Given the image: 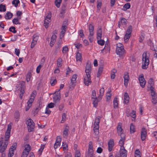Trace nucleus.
Listing matches in <instances>:
<instances>
[{
	"label": "nucleus",
	"instance_id": "obj_1",
	"mask_svg": "<svg viewBox=\"0 0 157 157\" xmlns=\"http://www.w3.org/2000/svg\"><path fill=\"white\" fill-rule=\"evenodd\" d=\"M12 124V123H10L7 126V129L5 134L4 141V142L3 137L0 138V152L1 153L4 151L8 144V141L10 136Z\"/></svg>",
	"mask_w": 157,
	"mask_h": 157
},
{
	"label": "nucleus",
	"instance_id": "obj_2",
	"mask_svg": "<svg viewBox=\"0 0 157 157\" xmlns=\"http://www.w3.org/2000/svg\"><path fill=\"white\" fill-rule=\"evenodd\" d=\"M85 72L86 75L84 77V82L85 84L88 86L91 83L90 77V74L91 73V63L87 62L85 67Z\"/></svg>",
	"mask_w": 157,
	"mask_h": 157
},
{
	"label": "nucleus",
	"instance_id": "obj_3",
	"mask_svg": "<svg viewBox=\"0 0 157 157\" xmlns=\"http://www.w3.org/2000/svg\"><path fill=\"white\" fill-rule=\"evenodd\" d=\"M116 52L120 57H123L126 54V51L124 48V46L121 43H119L116 45Z\"/></svg>",
	"mask_w": 157,
	"mask_h": 157
},
{
	"label": "nucleus",
	"instance_id": "obj_4",
	"mask_svg": "<svg viewBox=\"0 0 157 157\" xmlns=\"http://www.w3.org/2000/svg\"><path fill=\"white\" fill-rule=\"evenodd\" d=\"M36 94V91L35 90H34L31 94L30 97L29 99L27 102L28 105L25 108L26 111H28L30 108L34 100L35 96Z\"/></svg>",
	"mask_w": 157,
	"mask_h": 157
},
{
	"label": "nucleus",
	"instance_id": "obj_5",
	"mask_svg": "<svg viewBox=\"0 0 157 157\" xmlns=\"http://www.w3.org/2000/svg\"><path fill=\"white\" fill-rule=\"evenodd\" d=\"M28 126V131L29 132H33L34 130L35 124L33 121L30 118L26 122Z\"/></svg>",
	"mask_w": 157,
	"mask_h": 157
},
{
	"label": "nucleus",
	"instance_id": "obj_6",
	"mask_svg": "<svg viewBox=\"0 0 157 157\" xmlns=\"http://www.w3.org/2000/svg\"><path fill=\"white\" fill-rule=\"evenodd\" d=\"M77 78V75L76 74H74L72 76V78L71 79V83L69 84V88L72 90H73L76 84V80Z\"/></svg>",
	"mask_w": 157,
	"mask_h": 157
},
{
	"label": "nucleus",
	"instance_id": "obj_7",
	"mask_svg": "<svg viewBox=\"0 0 157 157\" xmlns=\"http://www.w3.org/2000/svg\"><path fill=\"white\" fill-rule=\"evenodd\" d=\"M139 81L140 86L142 88H144L145 86L146 82L145 79L144 78V76L143 74H141L139 75Z\"/></svg>",
	"mask_w": 157,
	"mask_h": 157
},
{
	"label": "nucleus",
	"instance_id": "obj_8",
	"mask_svg": "<svg viewBox=\"0 0 157 157\" xmlns=\"http://www.w3.org/2000/svg\"><path fill=\"white\" fill-rule=\"evenodd\" d=\"M56 94L53 97V101L55 103H59L60 99V90L56 91L55 93Z\"/></svg>",
	"mask_w": 157,
	"mask_h": 157
},
{
	"label": "nucleus",
	"instance_id": "obj_9",
	"mask_svg": "<svg viewBox=\"0 0 157 157\" xmlns=\"http://www.w3.org/2000/svg\"><path fill=\"white\" fill-rule=\"evenodd\" d=\"M147 52H145L143 53L142 55V63L149 64V57L147 55Z\"/></svg>",
	"mask_w": 157,
	"mask_h": 157
},
{
	"label": "nucleus",
	"instance_id": "obj_10",
	"mask_svg": "<svg viewBox=\"0 0 157 157\" xmlns=\"http://www.w3.org/2000/svg\"><path fill=\"white\" fill-rule=\"evenodd\" d=\"M123 78H124V85L125 86L127 87L129 80V77L128 73L127 72H125Z\"/></svg>",
	"mask_w": 157,
	"mask_h": 157
},
{
	"label": "nucleus",
	"instance_id": "obj_11",
	"mask_svg": "<svg viewBox=\"0 0 157 157\" xmlns=\"http://www.w3.org/2000/svg\"><path fill=\"white\" fill-rule=\"evenodd\" d=\"M119 152V157H127V151L125 149L124 147H123V148H121Z\"/></svg>",
	"mask_w": 157,
	"mask_h": 157
},
{
	"label": "nucleus",
	"instance_id": "obj_12",
	"mask_svg": "<svg viewBox=\"0 0 157 157\" xmlns=\"http://www.w3.org/2000/svg\"><path fill=\"white\" fill-rule=\"evenodd\" d=\"M147 130L145 128H143L141 133V138L142 141L145 140L147 136Z\"/></svg>",
	"mask_w": 157,
	"mask_h": 157
},
{
	"label": "nucleus",
	"instance_id": "obj_13",
	"mask_svg": "<svg viewBox=\"0 0 157 157\" xmlns=\"http://www.w3.org/2000/svg\"><path fill=\"white\" fill-rule=\"evenodd\" d=\"M108 150L109 152H110L112 150L113 148L114 145V140L113 139H110L108 142Z\"/></svg>",
	"mask_w": 157,
	"mask_h": 157
},
{
	"label": "nucleus",
	"instance_id": "obj_14",
	"mask_svg": "<svg viewBox=\"0 0 157 157\" xmlns=\"http://www.w3.org/2000/svg\"><path fill=\"white\" fill-rule=\"evenodd\" d=\"M61 141V139L60 137L58 136L56 137V143L54 144V147L55 149L57 148L58 146H60V142Z\"/></svg>",
	"mask_w": 157,
	"mask_h": 157
},
{
	"label": "nucleus",
	"instance_id": "obj_15",
	"mask_svg": "<svg viewBox=\"0 0 157 157\" xmlns=\"http://www.w3.org/2000/svg\"><path fill=\"white\" fill-rule=\"evenodd\" d=\"M69 128V126L68 125H66L63 131V136L64 138H67V137Z\"/></svg>",
	"mask_w": 157,
	"mask_h": 157
},
{
	"label": "nucleus",
	"instance_id": "obj_16",
	"mask_svg": "<svg viewBox=\"0 0 157 157\" xmlns=\"http://www.w3.org/2000/svg\"><path fill=\"white\" fill-rule=\"evenodd\" d=\"M126 116L127 117L131 116L133 118V119H132V121H135L136 117V112L133 110L132 112L131 113H127Z\"/></svg>",
	"mask_w": 157,
	"mask_h": 157
},
{
	"label": "nucleus",
	"instance_id": "obj_17",
	"mask_svg": "<svg viewBox=\"0 0 157 157\" xmlns=\"http://www.w3.org/2000/svg\"><path fill=\"white\" fill-rule=\"evenodd\" d=\"M121 126L122 123L120 122L119 123L117 128V131L118 135L120 134L121 133H122V132L123 131V129L121 128Z\"/></svg>",
	"mask_w": 157,
	"mask_h": 157
},
{
	"label": "nucleus",
	"instance_id": "obj_18",
	"mask_svg": "<svg viewBox=\"0 0 157 157\" xmlns=\"http://www.w3.org/2000/svg\"><path fill=\"white\" fill-rule=\"evenodd\" d=\"M19 89H20V91L19 93V97L21 99L22 98V97L24 93V90L23 87H22V85H21V86H20Z\"/></svg>",
	"mask_w": 157,
	"mask_h": 157
},
{
	"label": "nucleus",
	"instance_id": "obj_19",
	"mask_svg": "<svg viewBox=\"0 0 157 157\" xmlns=\"http://www.w3.org/2000/svg\"><path fill=\"white\" fill-rule=\"evenodd\" d=\"M94 26L92 24H90L89 26V30L90 34L91 35H94Z\"/></svg>",
	"mask_w": 157,
	"mask_h": 157
},
{
	"label": "nucleus",
	"instance_id": "obj_20",
	"mask_svg": "<svg viewBox=\"0 0 157 157\" xmlns=\"http://www.w3.org/2000/svg\"><path fill=\"white\" fill-rule=\"evenodd\" d=\"M97 39H101L102 37V29L101 28H99L97 32Z\"/></svg>",
	"mask_w": 157,
	"mask_h": 157
},
{
	"label": "nucleus",
	"instance_id": "obj_21",
	"mask_svg": "<svg viewBox=\"0 0 157 157\" xmlns=\"http://www.w3.org/2000/svg\"><path fill=\"white\" fill-rule=\"evenodd\" d=\"M13 16V14L10 12H8L5 16V18L6 19H10Z\"/></svg>",
	"mask_w": 157,
	"mask_h": 157
},
{
	"label": "nucleus",
	"instance_id": "obj_22",
	"mask_svg": "<svg viewBox=\"0 0 157 157\" xmlns=\"http://www.w3.org/2000/svg\"><path fill=\"white\" fill-rule=\"evenodd\" d=\"M88 151L93 152V146L92 142L91 141L89 143Z\"/></svg>",
	"mask_w": 157,
	"mask_h": 157
},
{
	"label": "nucleus",
	"instance_id": "obj_23",
	"mask_svg": "<svg viewBox=\"0 0 157 157\" xmlns=\"http://www.w3.org/2000/svg\"><path fill=\"white\" fill-rule=\"evenodd\" d=\"M152 97V102L154 104L157 102V94L151 96Z\"/></svg>",
	"mask_w": 157,
	"mask_h": 157
},
{
	"label": "nucleus",
	"instance_id": "obj_24",
	"mask_svg": "<svg viewBox=\"0 0 157 157\" xmlns=\"http://www.w3.org/2000/svg\"><path fill=\"white\" fill-rule=\"evenodd\" d=\"M150 92L151 96L157 94L155 90V88L152 86L150 87Z\"/></svg>",
	"mask_w": 157,
	"mask_h": 157
},
{
	"label": "nucleus",
	"instance_id": "obj_25",
	"mask_svg": "<svg viewBox=\"0 0 157 157\" xmlns=\"http://www.w3.org/2000/svg\"><path fill=\"white\" fill-rule=\"evenodd\" d=\"M67 27H64V26H62L61 31L60 32V36H63L64 34L66 31V29L67 28Z\"/></svg>",
	"mask_w": 157,
	"mask_h": 157
},
{
	"label": "nucleus",
	"instance_id": "obj_26",
	"mask_svg": "<svg viewBox=\"0 0 157 157\" xmlns=\"http://www.w3.org/2000/svg\"><path fill=\"white\" fill-rule=\"evenodd\" d=\"M103 67H101L99 68L98 71V73L97 75V77L98 78L100 76L102 71L103 70Z\"/></svg>",
	"mask_w": 157,
	"mask_h": 157
},
{
	"label": "nucleus",
	"instance_id": "obj_27",
	"mask_svg": "<svg viewBox=\"0 0 157 157\" xmlns=\"http://www.w3.org/2000/svg\"><path fill=\"white\" fill-rule=\"evenodd\" d=\"M17 147V143H15L12 146H11L10 148V149L9 150L10 151H13L14 150H15L16 149Z\"/></svg>",
	"mask_w": 157,
	"mask_h": 157
},
{
	"label": "nucleus",
	"instance_id": "obj_28",
	"mask_svg": "<svg viewBox=\"0 0 157 157\" xmlns=\"http://www.w3.org/2000/svg\"><path fill=\"white\" fill-rule=\"evenodd\" d=\"M130 132L131 133H133L135 132V126L132 123L130 124Z\"/></svg>",
	"mask_w": 157,
	"mask_h": 157
},
{
	"label": "nucleus",
	"instance_id": "obj_29",
	"mask_svg": "<svg viewBox=\"0 0 157 157\" xmlns=\"http://www.w3.org/2000/svg\"><path fill=\"white\" fill-rule=\"evenodd\" d=\"M66 5H63L61 7V10L60 12V14L63 15L66 11Z\"/></svg>",
	"mask_w": 157,
	"mask_h": 157
},
{
	"label": "nucleus",
	"instance_id": "obj_30",
	"mask_svg": "<svg viewBox=\"0 0 157 157\" xmlns=\"http://www.w3.org/2000/svg\"><path fill=\"white\" fill-rule=\"evenodd\" d=\"M99 126H94V132L95 135H98L99 133Z\"/></svg>",
	"mask_w": 157,
	"mask_h": 157
},
{
	"label": "nucleus",
	"instance_id": "obj_31",
	"mask_svg": "<svg viewBox=\"0 0 157 157\" xmlns=\"http://www.w3.org/2000/svg\"><path fill=\"white\" fill-rule=\"evenodd\" d=\"M131 5L129 3H127L124 4L123 7V10H126L130 8Z\"/></svg>",
	"mask_w": 157,
	"mask_h": 157
},
{
	"label": "nucleus",
	"instance_id": "obj_32",
	"mask_svg": "<svg viewBox=\"0 0 157 157\" xmlns=\"http://www.w3.org/2000/svg\"><path fill=\"white\" fill-rule=\"evenodd\" d=\"M132 25H129L126 31V33L129 34L131 35L132 32Z\"/></svg>",
	"mask_w": 157,
	"mask_h": 157
},
{
	"label": "nucleus",
	"instance_id": "obj_33",
	"mask_svg": "<svg viewBox=\"0 0 157 157\" xmlns=\"http://www.w3.org/2000/svg\"><path fill=\"white\" fill-rule=\"evenodd\" d=\"M104 48H105V50H106V51L109 52L110 50V45L108 42H106Z\"/></svg>",
	"mask_w": 157,
	"mask_h": 157
},
{
	"label": "nucleus",
	"instance_id": "obj_34",
	"mask_svg": "<svg viewBox=\"0 0 157 157\" xmlns=\"http://www.w3.org/2000/svg\"><path fill=\"white\" fill-rule=\"evenodd\" d=\"M76 59L77 61H81L82 60V55L81 53L78 52L76 54Z\"/></svg>",
	"mask_w": 157,
	"mask_h": 157
},
{
	"label": "nucleus",
	"instance_id": "obj_35",
	"mask_svg": "<svg viewBox=\"0 0 157 157\" xmlns=\"http://www.w3.org/2000/svg\"><path fill=\"white\" fill-rule=\"evenodd\" d=\"M62 59L60 58H59L57 60V66L59 67H61L62 66Z\"/></svg>",
	"mask_w": 157,
	"mask_h": 157
},
{
	"label": "nucleus",
	"instance_id": "obj_36",
	"mask_svg": "<svg viewBox=\"0 0 157 157\" xmlns=\"http://www.w3.org/2000/svg\"><path fill=\"white\" fill-rule=\"evenodd\" d=\"M6 6L2 4H0V12H5L6 11Z\"/></svg>",
	"mask_w": 157,
	"mask_h": 157
},
{
	"label": "nucleus",
	"instance_id": "obj_37",
	"mask_svg": "<svg viewBox=\"0 0 157 157\" xmlns=\"http://www.w3.org/2000/svg\"><path fill=\"white\" fill-rule=\"evenodd\" d=\"M62 1V0H55V4L57 7H59Z\"/></svg>",
	"mask_w": 157,
	"mask_h": 157
},
{
	"label": "nucleus",
	"instance_id": "obj_38",
	"mask_svg": "<svg viewBox=\"0 0 157 157\" xmlns=\"http://www.w3.org/2000/svg\"><path fill=\"white\" fill-rule=\"evenodd\" d=\"M131 36V35L127 33H126L124 37V41L125 42H126L128 41Z\"/></svg>",
	"mask_w": 157,
	"mask_h": 157
},
{
	"label": "nucleus",
	"instance_id": "obj_39",
	"mask_svg": "<svg viewBox=\"0 0 157 157\" xmlns=\"http://www.w3.org/2000/svg\"><path fill=\"white\" fill-rule=\"evenodd\" d=\"M113 103L114 108H116L118 107V104L117 103V98H115L113 101Z\"/></svg>",
	"mask_w": 157,
	"mask_h": 157
},
{
	"label": "nucleus",
	"instance_id": "obj_40",
	"mask_svg": "<svg viewBox=\"0 0 157 157\" xmlns=\"http://www.w3.org/2000/svg\"><path fill=\"white\" fill-rule=\"evenodd\" d=\"M50 22V20L47 19H45L44 20V26L46 28H47L48 26V24Z\"/></svg>",
	"mask_w": 157,
	"mask_h": 157
},
{
	"label": "nucleus",
	"instance_id": "obj_41",
	"mask_svg": "<svg viewBox=\"0 0 157 157\" xmlns=\"http://www.w3.org/2000/svg\"><path fill=\"white\" fill-rule=\"evenodd\" d=\"M148 83L150 87L152 86L153 87L154 85V81L153 78H151L148 80Z\"/></svg>",
	"mask_w": 157,
	"mask_h": 157
},
{
	"label": "nucleus",
	"instance_id": "obj_42",
	"mask_svg": "<svg viewBox=\"0 0 157 157\" xmlns=\"http://www.w3.org/2000/svg\"><path fill=\"white\" fill-rule=\"evenodd\" d=\"M20 2L19 0H13L12 2V4L14 5V6L17 7L18 5V4Z\"/></svg>",
	"mask_w": 157,
	"mask_h": 157
},
{
	"label": "nucleus",
	"instance_id": "obj_43",
	"mask_svg": "<svg viewBox=\"0 0 157 157\" xmlns=\"http://www.w3.org/2000/svg\"><path fill=\"white\" fill-rule=\"evenodd\" d=\"M32 76V74L30 72H29L26 75V81L27 82H29L30 80L31 77Z\"/></svg>",
	"mask_w": 157,
	"mask_h": 157
},
{
	"label": "nucleus",
	"instance_id": "obj_44",
	"mask_svg": "<svg viewBox=\"0 0 157 157\" xmlns=\"http://www.w3.org/2000/svg\"><path fill=\"white\" fill-rule=\"evenodd\" d=\"M85 157H94V156L93 152L88 151V153H86Z\"/></svg>",
	"mask_w": 157,
	"mask_h": 157
},
{
	"label": "nucleus",
	"instance_id": "obj_45",
	"mask_svg": "<svg viewBox=\"0 0 157 157\" xmlns=\"http://www.w3.org/2000/svg\"><path fill=\"white\" fill-rule=\"evenodd\" d=\"M55 51L56 52H57L59 51L60 48L61 47V46L60 45V43L58 42L55 45Z\"/></svg>",
	"mask_w": 157,
	"mask_h": 157
},
{
	"label": "nucleus",
	"instance_id": "obj_46",
	"mask_svg": "<svg viewBox=\"0 0 157 157\" xmlns=\"http://www.w3.org/2000/svg\"><path fill=\"white\" fill-rule=\"evenodd\" d=\"M25 148L23 151L29 152L31 150V147L29 144H27L25 146Z\"/></svg>",
	"mask_w": 157,
	"mask_h": 157
},
{
	"label": "nucleus",
	"instance_id": "obj_47",
	"mask_svg": "<svg viewBox=\"0 0 157 157\" xmlns=\"http://www.w3.org/2000/svg\"><path fill=\"white\" fill-rule=\"evenodd\" d=\"M97 43L99 44L102 46L104 45L105 41L104 40H101V39H98Z\"/></svg>",
	"mask_w": 157,
	"mask_h": 157
},
{
	"label": "nucleus",
	"instance_id": "obj_48",
	"mask_svg": "<svg viewBox=\"0 0 157 157\" xmlns=\"http://www.w3.org/2000/svg\"><path fill=\"white\" fill-rule=\"evenodd\" d=\"M66 114L64 113L62 114V120L61 121V123H63L66 120Z\"/></svg>",
	"mask_w": 157,
	"mask_h": 157
},
{
	"label": "nucleus",
	"instance_id": "obj_49",
	"mask_svg": "<svg viewBox=\"0 0 157 157\" xmlns=\"http://www.w3.org/2000/svg\"><path fill=\"white\" fill-rule=\"evenodd\" d=\"M100 122V120L99 118H96L94 121V126H99V123Z\"/></svg>",
	"mask_w": 157,
	"mask_h": 157
},
{
	"label": "nucleus",
	"instance_id": "obj_50",
	"mask_svg": "<svg viewBox=\"0 0 157 157\" xmlns=\"http://www.w3.org/2000/svg\"><path fill=\"white\" fill-rule=\"evenodd\" d=\"M68 51V48L67 46L64 47H63L62 52L64 54H66Z\"/></svg>",
	"mask_w": 157,
	"mask_h": 157
},
{
	"label": "nucleus",
	"instance_id": "obj_51",
	"mask_svg": "<svg viewBox=\"0 0 157 157\" xmlns=\"http://www.w3.org/2000/svg\"><path fill=\"white\" fill-rule=\"evenodd\" d=\"M29 153V152H28V151H23L21 155V157H27Z\"/></svg>",
	"mask_w": 157,
	"mask_h": 157
},
{
	"label": "nucleus",
	"instance_id": "obj_52",
	"mask_svg": "<svg viewBox=\"0 0 157 157\" xmlns=\"http://www.w3.org/2000/svg\"><path fill=\"white\" fill-rule=\"evenodd\" d=\"M15 28L13 26H11L10 28L9 29V31L10 32L13 33H16L17 31L15 30Z\"/></svg>",
	"mask_w": 157,
	"mask_h": 157
},
{
	"label": "nucleus",
	"instance_id": "obj_53",
	"mask_svg": "<svg viewBox=\"0 0 157 157\" xmlns=\"http://www.w3.org/2000/svg\"><path fill=\"white\" fill-rule=\"evenodd\" d=\"M56 36L54 34H53L51 38V41L54 43L56 41Z\"/></svg>",
	"mask_w": 157,
	"mask_h": 157
},
{
	"label": "nucleus",
	"instance_id": "obj_54",
	"mask_svg": "<svg viewBox=\"0 0 157 157\" xmlns=\"http://www.w3.org/2000/svg\"><path fill=\"white\" fill-rule=\"evenodd\" d=\"M74 45L78 49H79L82 47V45L79 43H75Z\"/></svg>",
	"mask_w": 157,
	"mask_h": 157
},
{
	"label": "nucleus",
	"instance_id": "obj_55",
	"mask_svg": "<svg viewBox=\"0 0 157 157\" xmlns=\"http://www.w3.org/2000/svg\"><path fill=\"white\" fill-rule=\"evenodd\" d=\"M91 98L92 99L97 98V97L96 96V92L94 90H93L92 91Z\"/></svg>",
	"mask_w": 157,
	"mask_h": 157
},
{
	"label": "nucleus",
	"instance_id": "obj_56",
	"mask_svg": "<svg viewBox=\"0 0 157 157\" xmlns=\"http://www.w3.org/2000/svg\"><path fill=\"white\" fill-rule=\"evenodd\" d=\"M20 117V113L18 111H16L14 113V117L16 119L19 118Z\"/></svg>",
	"mask_w": 157,
	"mask_h": 157
},
{
	"label": "nucleus",
	"instance_id": "obj_57",
	"mask_svg": "<svg viewBox=\"0 0 157 157\" xmlns=\"http://www.w3.org/2000/svg\"><path fill=\"white\" fill-rule=\"evenodd\" d=\"M121 136V139L120 140L124 141L125 140V135L124 133H121L119 135Z\"/></svg>",
	"mask_w": 157,
	"mask_h": 157
},
{
	"label": "nucleus",
	"instance_id": "obj_58",
	"mask_svg": "<svg viewBox=\"0 0 157 157\" xmlns=\"http://www.w3.org/2000/svg\"><path fill=\"white\" fill-rule=\"evenodd\" d=\"M93 101V104H94V107H96L97 106L98 103V100L97 98L94 99Z\"/></svg>",
	"mask_w": 157,
	"mask_h": 157
},
{
	"label": "nucleus",
	"instance_id": "obj_59",
	"mask_svg": "<svg viewBox=\"0 0 157 157\" xmlns=\"http://www.w3.org/2000/svg\"><path fill=\"white\" fill-rule=\"evenodd\" d=\"M121 23L124 25L126 24L127 21L126 19L124 18H122L121 21Z\"/></svg>",
	"mask_w": 157,
	"mask_h": 157
},
{
	"label": "nucleus",
	"instance_id": "obj_60",
	"mask_svg": "<svg viewBox=\"0 0 157 157\" xmlns=\"http://www.w3.org/2000/svg\"><path fill=\"white\" fill-rule=\"evenodd\" d=\"M104 92V88L102 87L100 89V96H101V97L103 95Z\"/></svg>",
	"mask_w": 157,
	"mask_h": 157
},
{
	"label": "nucleus",
	"instance_id": "obj_61",
	"mask_svg": "<svg viewBox=\"0 0 157 157\" xmlns=\"http://www.w3.org/2000/svg\"><path fill=\"white\" fill-rule=\"evenodd\" d=\"M57 82V81L56 79L54 80L51 79L50 81V83L52 86H54Z\"/></svg>",
	"mask_w": 157,
	"mask_h": 157
},
{
	"label": "nucleus",
	"instance_id": "obj_62",
	"mask_svg": "<svg viewBox=\"0 0 157 157\" xmlns=\"http://www.w3.org/2000/svg\"><path fill=\"white\" fill-rule=\"evenodd\" d=\"M38 36L36 35H34L33 36V41L35 42L37 41L38 39Z\"/></svg>",
	"mask_w": 157,
	"mask_h": 157
},
{
	"label": "nucleus",
	"instance_id": "obj_63",
	"mask_svg": "<svg viewBox=\"0 0 157 157\" xmlns=\"http://www.w3.org/2000/svg\"><path fill=\"white\" fill-rule=\"evenodd\" d=\"M151 50L155 51V52H157V47L156 46H155L154 44L153 46H151Z\"/></svg>",
	"mask_w": 157,
	"mask_h": 157
},
{
	"label": "nucleus",
	"instance_id": "obj_64",
	"mask_svg": "<svg viewBox=\"0 0 157 157\" xmlns=\"http://www.w3.org/2000/svg\"><path fill=\"white\" fill-rule=\"evenodd\" d=\"M62 146L64 150L67 149L68 146L67 144L63 142Z\"/></svg>",
	"mask_w": 157,
	"mask_h": 157
}]
</instances>
